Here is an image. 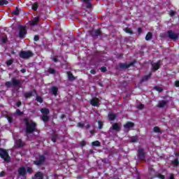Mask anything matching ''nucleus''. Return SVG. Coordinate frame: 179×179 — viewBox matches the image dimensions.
I'll use <instances>...</instances> for the list:
<instances>
[{"instance_id":"21","label":"nucleus","mask_w":179,"mask_h":179,"mask_svg":"<svg viewBox=\"0 0 179 179\" xmlns=\"http://www.w3.org/2000/svg\"><path fill=\"white\" fill-rule=\"evenodd\" d=\"M108 118L109 121H114L117 118V115L114 113H108Z\"/></svg>"},{"instance_id":"16","label":"nucleus","mask_w":179,"mask_h":179,"mask_svg":"<svg viewBox=\"0 0 179 179\" xmlns=\"http://www.w3.org/2000/svg\"><path fill=\"white\" fill-rule=\"evenodd\" d=\"M135 127V123L132 122H127L125 124H124V129H129L131 128H134Z\"/></svg>"},{"instance_id":"64","label":"nucleus","mask_w":179,"mask_h":179,"mask_svg":"<svg viewBox=\"0 0 179 179\" xmlns=\"http://www.w3.org/2000/svg\"><path fill=\"white\" fill-rule=\"evenodd\" d=\"M81 178H83V177L82 176V175H78L77 176V179H81Z\"/></svg>"},{"instance_id":"44","label":"nucleus","mask_w":179,"mask_h":179,"mask_svg":"<svg viewBox=\"0 0 179 179\" xmlns=\"http://www.w3.org/2000/svg\"><path fill=\"white\" fill-rule=\"evenodd\" d=\"M52 61H53V62H58V56H55L54 57L51 58Z\"/></svg>"},{"instance_id":"32","label":"nucleus","mask_w":179,"mask_h":179,"mask_svg":"<svg viewBox=\"0 0 179 179\" xmlns=\"http://www.w3.org/2000/svg\"><path fill=\"white\" fill-rule=\"evenodd\" d=\"M9 2L8 0H0V6H3V5H8Z\"/></svg>"},{"instance_id":"4","label":"nucleus","mask_w":179,"mask_h":179,"mask_svg":"<svg viewBox=\"0 0 179 179\" xmlns=\"http://www.w3.org/2000/svg\"><path fill=\"white\" fill-rule=\"evenodd\" d=\"M18 37L20 38V40H23V38H24L27 34V29H26V27L20 25L18 26Z\"/></svg>"},{"instance_id":"14","label":"nucleus","mask_w":179,"mask_h":179,"mask_svg":"<svg viewBox=\"0 0 179 179\" xmlns=\"http://www.w3.org/2000/svg\"><path fill=\"white\" fill-rule=\"evenodd\" d=\"M34 93H35V94H37V91L36 90H34L33 92H25L24 94V97H25V99H30V97L33 96Z\"/></svg>"},{"instance_id":"38","label":"nucleus","mask_w":179,"mask_h":179,"mask_svg":"<svg viewBox=\"0 0 179 179\" xmlns=\"http://www.w3.org/2000/svg\"><path fill=\"white\" fill-rule=\"evenodd\" d=\"M48 72L49 73H50L51 75H54V73H55L56 71L55 69L50 68V69H48Z\"/></svg>"},{"instance_id":"3","label":"nucleus","mask_w":179,"mask_h":179,"mask_svg":"<svg viewBox=\"0 0 179 179\" xmlns=\"http://www.w3.org/2000/svg\"><path fill=\"white\" fill-rule=\"evenodd\" d=\"M136 64V59L133 60L129 64L127 63H119L118 66H116V69H128L129 68H131V66H134Z\"/></svg>"},{"instance_id":"8","label":"nucleus","mask_w":179,"mask_h":179,"mask_svg":"<svg viewBox=\"0 0 179 179\" xmlns=\"http://www.w3.org/2000/svg\"><path fill=\"white\" fill-rule=\"evenodd\" d=\"M167 37L168 38H170V40L176 41L179 37V34L175 33L173 30L170 29L167 31Z\"/></svg>"},{"instance_id":"37","label":"nucleus","mask_w":179,"mask_h":179,"mask_svg":"<svg viewBox=\"0 0 179 179\" xmlns=\"http://www.w3.org/2000/svg\"><path fill=\"white\" fill-rule=\"evenodd\" d=\"M36 101H38V103H43V97L40 96H36Z\"/></svg>"},{"instance_id":"11","label":"nucleus","mask_w":179,"mask_h":179,"mask_svg":"<svg viewBox=\"0 0 179 179\" xmlns=\"http://www.w3.org/2000/svg\"><path fill=\"white\" fill-rule=\"evenodd\" d=\"M90 34L92 37H99V36H101V30L100 29L92 30L90 32Z\"/></svg>"},{"instance_id":"45","label":"nucleus","mask_w":179,"mask_h":179,"mask_svg":"<svg viewBox=\"0 0 179 179\" xmlns=\"http://www.w3.org/2000/svg\"><path fill=\"white\" fill-rule=\"evenodd\" d=\"M157 177H158V178H160V179H164V178H166V176H164L162 175V173H158Z\"/></svg>"},{"instance_id":"31","label":"nucleus","mask_w":179,"mask_h":179,"mask_svg":"<svg viewBox=\"0 0 179 179\" xmlns=\"http://www.w3.org/2000/svg\"><path fill=\"white\" fill-rule=\"evenodd\" d=\"M31 9L32 10H34V11L37 10V9H38V3H34V4L31 6Z\"/></svg>"},{"instance_id":"5","label":"nucleus","mask_w":179,"mask_h":179,"mask_svg":"<svg viewBox=\"0 0 179 179\" xmlns=\"http://www.w3.org/2000/svg\"><path fill=\"white\" fill-rule=\"evenodd\" d=\"M0 157L3 159L4 162H6L7 163L10 162V156H9L8 151L4 149H0Z\"/></svg>"},{"instance_id":"6","label":"nucleus","mask_w":179,"mask_h":179,"mask_svg":"<svg viewBox=\"0 0 179 179\" xmlns=\"http://www.w3.org/2000/svg\"><path fill=\"white\" fill-rule=\"evenodd\" d=\"M36 160L33 162V164L35 166H43L45 163V155H39L38 158H36Z\"/></svg>"},{"instance_id":"52","label":"nucleus","mask_w":179,"mask_h":179,"mask_svg":"<svg viewBox=\"0 0 179 179\" xmlns=\"http://www.w3.org/2000/svg\"><path fill=\"white\" fill-rule=\"evenodd\" d=\"M137 31H138V34H142V27H138L137 29Z\"/></svg>"},{"instance_id":"25","label":"nucleus","mask_w":179,"mask_h":179,"mask_svg":"<svg viewBox=\"0 0 179 179\" xmlns=\"http://www.w3.org/2000/svg\"><path fill=\"white\" fill-rule=\"evenodd\" d=\"M42 121H43V122H48L50 121V117L48 115H43Z\"/></svg>"},{"instance_id":"47","label":"nucleus","mask_w":179,"mask_h":179,"mask_svg":"<svg viewBox=\"0 0 179 179\" xmlns=\"http://www.w3.org/2000/svg\"><path fill=\"white\" fill-rule=\"evenodd\" d=\"M78 127H79L80 128H84L85 127V124H83L82 122H78Z\"/></svg>"},{"instance_id":"59","label":"nucleus","mask_w":179,"mask_h":179,"mask_svg":"<svg viewBox=\"0 0 179 179\" xmlns=\"http://www.w3.org/2000/svg\"><path fill=\"white\" fill-rule=\"evenodd\" d=\"M124 57V55L122 53H120L117 55V58H122Z\"/></svg>"},{"instance_id":"63","label":"nucleus","mask_w":179,"mask_h":179,"mask_svg":"<svg viewBox=\"0 0 179 179\" xmlns=\"http://www.w3.org/2000/svg\"><path fill=\"white\" fill-rule=\"evenodd\" d=\"M150 173H152V171H155V169L153 168H149Z\"/></svg>"},{"instance_id":"17","label":"nucleus","mask_w":179,"mask_h":179,"mask_svg":"<svg viewBox=\"0 0 179 179\" xmlns=\"http://www.w3.org/2000/svg\"><path fill=\"white\" fill-rule=\"evenodd\" d=\"M67 76L70 82H73V80H76V77H74L73 74L71 71H67Z\"/></svg>"},{"instance_id":"2","label":"nucleus","mask_w":179,"mask_h":179,"mask_svg":"<svg viewBox=\"0 0 179 179\" xmlns=\"http://www.w3.org/2000/svg\"><path fill=\"white\" fill-rule=\"evenodd\" d=\"M6 87H18V89H20L22 87V80L20 79H17L16 78H12L11 81H7L5 83Z\"/></svg>"},{"instance_id":"35","label":"nucleus","mask_w":179,"mask_h":179,"mask_svg":"<svg viewBox=\"0 0 179 179\" xmlns=\"http://www.w3.org/2000/svg\"><path fill=\"white\" fill-rule=\"evenodd\" d=\"M15 114H16V115H18L19 117H22V115H23V112H22L19 109H17Z\"/></svg>"},{"instance_id":"26","label":"nucleus","mask_w":179,"mask_h":179,"mask_svg":"<svg viewBox=\"0 0 179 179\" xmlns=\"http://www.w3.org/2000/svg\"><path fill=\"white\" fill-rule=\"evenodd\" d=\"M153 131L154 132H155V134H162L163 131H162V129H160V127L156 126L153 128Z\"/></svg>"},{"instance_id":"18","label":"nucleus","mask_w":179,"mask_h":179,"mask_svg":"<svg viewBox=\"0 0 179 179\" xmlns=\"http://www.w3.org/2000/svg\"><path fill=\"white\" fill-rule=\"evenodd\" d=\"M113 131H116L117 132H120L121 131V127L118 123H114L112 126Z\"/></svg>"},{"instance_id":"24","label":"nucleus","mask_w":179,"mask_h":179,"mask_svg":"<svg viewBox=\"0 0 179 179\" xmlns=\"http://www.w3.org/2000/svg\"><path fill=\"white\" fill-rule=\"evenodd\" d=\"M152 38H153V34L152 32H148L145 36L146 41H150Z\"/></svg>"},{"instance_id":"29","label":"nucleus","mask_w":179,"mask_h":179,"mask_svg":"<svg viewBox=\"0 0 179 179\" xmlns=\"http://www.w3.org/2000/svg\"><path fill=\"white\" fill-rule=\"evenodd\" d=\"M13 15L17 16L20 15L19 7H15V10L12 12Z\"/></svg>"},{"instance_id":"41","label":"nucleus","mask_w":179,"mask_h":179,"mask_svg":"<svg viewBox=\"0 0 179 179\" xmlns=\"http://www.w3.org/2000/svg\"><path fill=\"white\" fill-rule=\"evenodd\" d=\"M12 64H13V59L7 60V62H6L7 66H10V65H12Z\"/></svg>"},{"instance_id":"30","label":"nucleus","mask_w":179,"mask_h":179,"mask_svg":"<svg viewBox=\"0 0 179 179\" xmlns=\"http://www.w3.org/2000/svg\"><path fill=\"white\" fill-rule=\"evenodd\" d=\"M92 146H96V147L101 146V143L99 141H93L92 143Z\"/></svg>"},{"instance_id":"13","label":"nucleus","mask_w":179,"mask_h":179,"mask_svg":"<svg viewBox=\"0 0 179 179\" xmlns=\"http://www.w3.org/2000/svg\"><path fill=\"white\" fill-rule=\"evenodd\" d=\"M160 64H162V62L160 60L155 64H152V68L154 72H156V71H158V69L160 68Z\"/></svg>"},{"instance_id":"22","label":"nucleus","mask_w":179,"mask_h":179,"mask_svg":"<svg viewBox=\"0 0 179 179\" xmlns=\"http://www.w3.org/2000/svg\"><path fill=\"white\" fill-rule=\"evenodd\" d=\"M166 104H167V101L162 100L158 103L157 107L159 108H163L164 107H166Z\"/></svg>"},{"instance_id":"62","label":"nucleus","mask_w":179,"mask_h":179,"mask_svg":"<svg viewBox=\"0 0 179 179\" xmlns=\"http://www.w3.org/2000/svg\"><path fill=\"white\" fill-rule=\"evenodd\" d=\"M66 116L65 115H62L61 116H60V118H61V120H64V118H65Z\"/></svg>"},{"instance_id":"9","label":"nucleus","mask_w":179,"mask_h":179,"mask_svg":"<svg viewBox=\"0 0 179 179\" xmlns=\"http://www.w3.org/2000/svg\"><path fill=\"white\" fill-rule=\"evenodd\" d=\"M137 157L141 161L145 160V158L146 157V153H145V150L143 148H138Z\"/></svg>"},{"instance_id":"61","label":"nucleus","mask_w":179,"mask_h":179,"mask_svg":"<svg viewBox=\"0 0 179 179\" xmlns=\"http://www.w3.org/2000/svg\"><path fill=\"white\" fill-rule=\"evenodd\" d=\"M169 179H174V174L171 173Z\"/></svg>"},{"instance_id":"54","label":"nucleus","mask_w":179,"mask_h":179,"mask_svg":"<svg viewBox=\"0 0 179 179\" xmlns=\"http://www.w3.org/2000/svg\"><path fill=\"white\" fill-rule=\"evenodd\" d=\"M17 107H20L22 106V101H19L18 102L16 103Z\"/></svg>"},{"instance_id":"12","label":"nucleus","mask_w":179,"mask_h":179,"mask_svg":"<svg viewBox=\"0 0 179 179\" xmlns=\"http://www.w3.org/2000/svg\"><path fill=\"white\" fill-rule=\"evenodd\" d=\"M151 77H152V72H150L148 75L143 76L141 78L140 80V83L142 84L143 82H148V80H149V79H150Z\"/></svg>"},{"instance_id":"1","label":"nucleus","mask_w":179,"mask_h":179,"mask_svg":"<svg viewBox=\"0 0 179 179\" xmlns=\"http://www.w3.org/2000/svg\"><path fill=\"white\" fill-rule=\"evenodd\" d=\"M24 122L26 126V134H33L37 131V123L29 121L27 117L24 118Z\"/></svg>"},{"instance_id":"56","label":"nucleus","mask_w":179,"mask_h":179,"mask_svg":"<svg viewBox=\"0 0 179 179\" xmlns=\"http://www.w3.org/2000/svg\"><path fill=\"white\" fill-rule=\"evenodd\" d=\"M175 86H176V87H179V80H176V81L175 82Z\"/></svg>"},{"instance_id":"53","label":"nucleus","mask_w":179,"mask_h":179,"mask_svg":"<svg viewBox=\"0 0 179 179\" xmlns=\"http://www.w3.org/2000/svg\"><path fill=\"white\" fill-rule=\"evenodd\" d=\"M90 73H92V75H96V71L94 69H91L90 70Z\"/></svg>"},{"instance_id":"10","label":"nucleus","mask_w":179,"mask_h":179,"mask_svg":"<svg viewBox=\"0 0 179 179\" xmlns=\"http://www.w3.org/2000/svg\"><path fill=\"white\" fill-rule=\"evenodd\" d=\"M90 104L93 107H99L100 106V99L95 96L90 100Z\"/></svg>"},{"instance_id":"33","label":"nucleus","mask_w":179,"mask_h":179,"mask_svg":"<svg viewBox=\"0 0 179 179\" xmlns=\"http://www.w3.org/2000/svg\"><path fill=\"white\" fill-rule=\"evenodd\" d=\"M125 33H127L129 34H134V31H132L130 28H126L124 29Z\"/></svg>"},{"instance_id":"48","label":"nucleus","mask_w":179,"mask_h":179,"mask_svg":"<svg viewBox=\"0 0 179 179\" xmlns=\"http://www.w3.org/2000/svg\"><path fill=\"white\" fill-rule=\"evenodd\" d=\"M1 42L5 44L8 42V38H2Z\"/></svg>"},{"instance_id":"60","label":"nucleus","mask_w":179,"mask_h":179,"mask_svg":"<svg viewBox=\"0 0 179 179\" xmlns=\"http://www.w3.org/2000/svg\"><path fill=\"white\" fill-rule=\"evenodd\" d=\"M20 72H22V73H26V69H22Z\"/></svg>"},{"instance_id":"50","label":"nucleus","mask_w":179,"mask_h":179,"mask_svg":"<svg viewBox=\"0 0 179 179\" xmlns=\"http://www.w3.org/2000/svg\"><path fill=\"white\" fill-rule=\"evenodd\" d=\"M80 146H82L83 148V146H86V141H82L80 143Z\"/></svg>"},{"instance_id":"27","label":"nucleus","mask_w":179,"mask_h":179,"mask_svg":"<svg viewBox=\"0 0 179 179\" xmlns=\"http://www.w3.org/2000/svg\"><path fill=\"white\" fill-rule=\"evenodd\" d=\"M17 145L18 148H23L24 146V145L23 144V141H22V139H18L17 141Z\"/></svg>"},{"instance_id":"28","label":"nucleus","mask_w":179,"mask_h":179,"mask_svg":"<svg viewBox=\"0 0 179 179\" xmlns=\"http://www.w3.org/2000/svg\"><path fill=\"white\" fill-rule=\"evenodd\" d=\"M130 142H132L133 143H135L136 142H138V136H133L130 138Z\"/></svg>"},{"instance_id":"49","label":"nucleus","mask_w":179,"mask_h":179,"mask_svg":"<svg viewBox=\"0 0 179 179\" xmlns=\"http://www.w3.org/2000/svg\"><path fill=\"white\" fill-rule=\"evenodd\" d=\"M40 40V36L38 35L34 36V41H38Z\"/></svg>"},{"instance_id":"23","label":"nucleus","mask_w":179,"mask_h":179,"mask_svg":"<svg viewBox=\"0 0 179 179\" xmlns=\"http://www.w3.org/2000/svg\"><path fill=\"white\" fill-rule=\"evenodd\" d=\"M52 93L54 94V96H57L58 95V87L56 86H52L51 88Z\"/></svg>"},{"instance_id":"15","label":"nucleus","mask_w":179,"mask_h":179,"mask_svg":"<svg viewBox=\"0 0 179 179\" xmlns=\"http://www.w3.org/2000/svg\"><path fill=\"white\" fill-rule=\"evenodd\" d=\"M18 174L22 177H24L26 176V168L24 166H22L18 169Z\"/></svg>"},{"instance_id":"36","label":"nucleus","mask_w":179,"mask_h":179,"mask_svg":"<svg viewBox=\"0 0 179 179\" xmlns=\"http://www.w3.org/2000/svg\"><path fill=\"white\" fill-rule=\"evenodd\" d=\"M85 3V7L87 8V9H92V3L90 1L86 2Z\"/></svg>"},{"instance_id":"7","label":"nucleus","mask_w":179,"mask_h":179,"mask_svg":"<svg viewBox=\"0 0 179 179\" xmlns=\"http://www.w3.org/2000/svg\"><path fill=\"white\" fill-rule=\"evenodd\" d=\"M20 58H22V59H28V58H31L34 54L32 53L31 51L28 50V51H21L19 53Z\"/></svg>"},{"instance_id":"43","label":"nucleus","mask_w":179,"mask_h":179,"mask_svg":"<svg viewBox=\"0 0 179 179\" xmlns=\"http://www.w3.org/2000/svg\"><path fill=\"white\" fill-rule=\"evenodd\" d=\"M173 164H174L175 166H178V164H179L178 159H175L173 161Z\"/></svg>"},{"instance_id":"42","label":"nucleus","mask_w":179,"mask_h":179,"mask_svg":"<svg viewBox=\"0 0 179 179\" xmlns=\"http://www.w3.org/2000/svg\"><path fill=\"white\" fill-rule=\"evenodd\" d=\"M33 168L31 167H27V173H29V174H31V173H33Z\"/></svg>"},{"instance_id":"34","label":"nucleus","mask_w":179,"mask_h":179,"mask_svg":"<svg viewBox=\"0 0 179 179\" xmlns=\"http://www.w3.org/2000/svg\"><path fill=\"white\" fill-rule=\"evenodd\" d=\"M6 118L7 119L9 124H12V122H13V118L12 117H10L9 115H6Z\"/></svg>"},{"instance_id":"39","label":"nucleus","mask_w":179,"mask_h":179,"mask_svg":"<svg viewBox=\"0 0 179 179\" xmlns=\"http://www.w3.org/2000/svg\"><path fill=\"white\" fill-rule=\"evenodd\" d=\"M98 125H99V127H98L99 129H103V122L101 120L98 121Z\"/></svg>"},{"instance_id":"57","label":"nucleus","mask_w":179,"mask_h":179,"mask_svg":"<svg viewBox=\"0 0 179 179\" xmlns=\"http://www.w3.org/2000/svg\"><path fill=\"white\" fill-rule=\"evenodd\" d=\"M170 16H174V15H176V11H171L169 13Z\"/></svg>"},{"instance_id":"55","label":"nucleus","mask_w":179,"mask_h":179,"mask_svg":"<svg viewBox=\"0 0 179 179\" xmlns=\"http://www.w3.org/2000/svg\"><path fill=\"white\" fill-rule=\"evenodd\" d=\"M0 177H5V171H2L0 173Z\"/></svg>"},{"instance_id":"40","label":"nucleus","mask_w":179,"mask_h":179,"mask_svg":"<svg viewBox=\"0 0 179 179\" xmlns=\"http://www.w3.org/2000/svg\"><path fill=\"white\" fill-rule=\"evenodd\" d=\"M155 90H157V92H159V93L163 92V88H162V87H157L155 86L154 87Z\"/></svg>"},{"instance_id":"58","label":"nucleus","mask_w":179,"mask_h":179,"mask_svg":"<svg viewBox=\"0 0 179 179\" xmlns=\"http://www.w3.org/2000/svg\"><path fill=\"white\" fill-rule=\"evenodd\" d=\"M52 141L55 143L57 142V138L55 137V136H54L52 138Z\"/></svg>"},{"instance_id":"46","label":"nucleus","mask_w":179,"mask_h":179,"mask_svg":"<svg viewBox=\"0 0 179 179\" xmlns=\"http://www.w3.org/2000/svg\"><path fill=\"white\" fill-rule=\"evenodd\" d=\"M101 72H107V67H106V66L101 67Z\"/></svg>"},{"instance_id":"20","label":"nucleus","mask_w":179,"mask_h":179,"mask_svg":"<svg viewBox=\"0 0 179 179\" xmlns=\"http://www.w3.org/2000/svg\"><path fill=\"white\" fill-rule=\"evenodd\" d=\"M41 113L43 114V115H48V114H50V109L43 108L41 109Z\"/></svg>"},{"instance_id":"19","label":"nucleus","mask_w":179,"mask_h":179,"mask_svg":"<svg viewBox=\"0 0 179 179\" xmlns=\"http://www.w3.org/2000/svg\"><path fill=\"white\" fill-rule=\"evenodd\" d=\"M39 22H40V17H36L31 20V26H36V24H38Z\"/></svg>"},{"instance_id":"51","label":"nucleus","mask_w":179,"mask_h":179,"mask_svg":"<svg viewBox=\"0 0 179 179\" xmlns=\"http://www.w3.org/2000/svg\"><path fill=\"white\" fill-rule=\"evenodd\" d=\"M137 108H139L140 110H142L143 108H145V105L141 103L138 107Z\"/></svg>"}]
</instances>
